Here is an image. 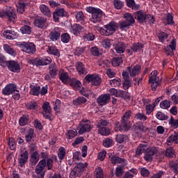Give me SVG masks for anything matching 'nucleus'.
I'll return each mask as SVG.
<instances>
[{
	"instance_id": "obj_5",
	"label": "nucleus",
	"mask_w": 178,
	"mask_h": 178,
	"mask_svg": "<svg viewBox=\"0 0 178 178\" xmlns=\"http://www.w3.org/2000/svg\"><path fill=\"white\" fill-rule=\"evenodd\" d=\"M84 81L87 83H91L92 86H99L102 83V79L97 74H89L86 75Z\"/></svg>"
},
{
	"instance_id": "obj_19",
	"label": "nucleus",
	"mask_w": 178,
	"mask_h": 178,
	"mask_svg": "<svg viewBox=\"0 0 178 178\" xmlns=\"http://www.w3.org/2000/svg\"><path fill=\"white\" fill-rule=\"evenodd\" d=\"M3 35L5 38H7V40H15V38L19 37V33L14 31L5 30L3 32Z\"/></svg>"
},
{
	"instance_id": "obj_62",
	"label": "nucleus",
	"mask_w": 178,
	"mask_h": 178,
	"mask_svg": "<svg viewBox=\"0 0 178 178\" xmlns=\"http://www.w3.org/2000/svg\"><path fill=\"white\" fill-rule=\"evenodd\" d=\"M60 37L62 42L67 44V42L70 41V35H69V33H63Z\"/></svg>"
},
{
	"instance_id": "obj_27",
	"label": "nucleus",
	"mask_w": 178,
	"mask_h": 178,
	"mask_svg": "<svg viewBox=\"0 0 178 178\" xmlns=\"http://www.w3.org/2000/svg\"><path fill=\"white\" fill-rule=\"evenodd\" d=\"M84 30V28L79 24H74L70 29V32L75 35H79Z\"/></svg>"
},
{
	"instance_id": "obj_43",
	"label": "nucleus",
	"mask_w": 178,
	"mask_h": 178,
	"mask_svg": "<svg viewBox=\"0 0 178 178\" xmlns=\"http://www.w3.org/2000/svg\"><path fill=\"white\" fill-rule=\"evenodd\" d=\"M70 81V86H72L74 90H79L81 86V82H80V81H77L75 79H72Z\"/></svg>"
},
{
	"instance_id": "obj_25",
	"label": "nucleus",
	"mask_w": 178,
	"mask_h": 178,
	"mask_svg": "<svg viewBox=\"0 0 178 178\" xmlns=\"http://www.w3.org/2000/svg\"><path fill=\"white\" fill-rule=\"evenodd\" d=\"M114 49L117 54H124V51H126V44L122 42H119L114 44Z\"/></svg>"
},
{
	"instance_id": "obj_24",
	"label": "nucleus",
	"mask_w": 178,
	"mask_h": 178,
	"mask_svg": "<svg viewBox=\"0 0 178 178\" xmlns=\"http://www.w3.org/2000/svg\"><path fill=\"white\" fill-rule=\"evenodd\" d=\"M22 24H26L20 28V31L22 34H31V26H30V22L23 20L22 22Z\"/></svg>"
},
{
	"instance_id": "obj_33",
	"label": "nucleus",
	"mask_w": 178,
	"mask_h": 178,
	"mask_svg": "<svg viewBox=\"0 0 178 178\" xmlns=\"http://www.w3.org/2000/svg\"><path fill=\"white\" fill-rule=\"evenodd\" d=\"M25 107L26 108V109H29V111H35V109L38 108V104H37V102L33 100L26 102L25 104Z\"/></svg>"
},
{
	"instance_id": "obj_53",
	"label": "nucleus",
	"mask_w": 178,
	"mask_h": 178,
	"mask_svg": "<svg viewBox=\"0 0 178 178\" xmlns=\"http://www.w3.org/2000/svg\"><path fill=\"white\" fill-rule=\"evenodd\" d=\"M110 161L113 165H116V163H122L124 162V159L119 158V156H113L110 158Z\"/></svg>"
},
{
	"instance_id": "obj_44",
	"label": "nucleus",
	"mask_w": 178,
	"mask_h": 178,
	"mask_svg": "<svg viewBox=\"0 0 178 178\" xmlns=\"http://www.w3.org/2000/svg\"><path fill=\"white\" fill-rule=\"evenodd\" d=\"M165 156L167 158H173L176 155V152L172 147H168L165 149Z\"/></svg>"
},
{
	"instance_id": "obj_57",
	"label": "nucleus",
	"mask_w": 178,
	"mask_h": 178,
	"mask_svg": "<svg viewBox=\"0 0 178 178\" xmlns=\"http://www.w3.org/2000/svg\"><path fill=\"white\" fill-rule=\"evenodd\" d=\"M130 118H131V111L128 110L123 115L121 121H122L123 123L129 122V119H130Z\"/></svg>"
},
{
	"instance_id": "obj_7",
	"label": "nucleus",
	"mask_w": 178,
	"mask_h": 178,
	"mask_svg": "<svg viewBox=\"0 0 178 178\" xmlns=\"http://www.w3.org/2000/svg\"><path fill=\"white\" fill-rule=\"evenodd\" d=\"M92 129V125H91V121L90 120H83L81 122V128L79 131V134L83 133H88Z\"/></svg>"
},
{
	"instance_id": "obj_61",
	"label": "nucleus",
	"mask_w": 178,
	"mask_h": 178,
	"mask_svg": "<svg viewBox=\"0 0 178 178\" xmlns=\"http://www.w3.org/2000/svg\"><path fill=\"white\" fill-rule=\"evenodd\" d=\"M108 124H109V121H108L106 120L101 119L100 120L98 121L96 126L97 128L106 127V126H108Z\"/></svg>"
},
{
	"instance_id": "obj_29",
	"label": "nucleus",
	"mask_w": 178,
	"mask_h": 178,
	"mask_svg": "<svg viewBox=\"0 0 178 178\" xmlns=\"http://www.w3.org/2000/svg\"><path fill=\"white\" fill-rule=\"evenodd\" d=\"M29 65H33L35 66H45L44 63V58H36L29 60Z\"/></svg>"
},
{
	"instance_id": "obj_63",
	"label": "nucleus",
	"mask_w": 178,
	"mask_h": 178,
	"mask_svg": "<svg viewBox=\"0 0 178 178\" xmlns=\"http://www.w3.org/2000/svg\"><path fill=\"white\" fill-rule=\"evenodd\" d=\"M146 152L151 156H154L156 152H158V149L156 147H147Z\"/></svg>"
},
{
	"instance_id": "obj_16",
	"label": "nucleus",
	"mask_w": 178,
	"mask_h": 178,
	"mask_svg": "<svg viewBox=\"0 0 178 178\" xmlns=\"http://www.w3.org/2000/svg\"><path fill=\"white\" fill-rule=\"evenodd\" d=\"M133 16L136 20L139 23H144L147 14L143 11L139 10L133 13Z\"/></svg>"
},
{
	"instance_id": "obj_46",
	"label": "nucleus",
	"mask_w": 178,
	"mask_h": 178,
	"mask_svg": "<svg viewBox=\"0 0 178 178\" xmlns=\"http://www.w3.org/2000/svg\"><path fill=\"white\" fill-rule=\"evenodd\" d=\"M130 129V126L127 124V122H123V121H121V124L119 126V131L121 133L123 131H129Z\"/></svg>"
},
{
	"instance_id": "obj_22",
	"label": "nucleus",
	"mask_w": 178,
	"mask_h": 178,
	"mask_svg": "<svg viewBox=\"0 0 178 178\" xmlns=\"http://www.w3.org/2000/svg\"><path fill=\"white\" fill-rule=\"evenodd\" d=\"M75 19L77 22V23H81L83 26L84 24H87V22H86V17L84 15V13L83 11H77L75 13Z\"/></svg>"
},
{
	"instance_id": "obj_8",
	"label": "nucleus",
	"mask_w": 178,
	"mask_h": 178,
	"mask_svg": "<svg viewBox=\"0 0 178 178\" xmlns=\"http://www.w3.org/2000/svg\"><path fill=\"white\" fill-rule=\"evenodd\" d=\"M47 22V18L38 16L35 18L34 24L35 27H38V29H45L48 27V23Z\"/></svg>"
},
{
	"instance_id": "obj_51",
	"label": "nucleus",
	"mask_w": 178,
	"mask_h": 178,
	"mask_svg": "<svg viewBox=\"0 0 178 178\" xmlns=\"http://www.w3.org/2000/svg\"><path fill=\"white\" fill-rule=\"evenodd\" d=\"M26 6H27L26 3L21 2L18 3L17 6V10L18 13H21L22 15H23V13L25 12Z\"/></svg>"
},
{
	"instance_id": "obj_15",
	"label": "nucleus",
	"mask_w": 178,
	"mask_h": 178,
	"mask_svg": "<svg viewBox=\"0 0 178 178\" xmlns=\"http://www.w3.org/2000/svg\"><path fill=\"white\" fill-rule=\"evenodd\" d=\"M109 101H111V95L109 94L102 95L97 99V102L100 106H104V105H106V104H108Z\"/></svg>"
},
{
	"instance_id": "obj_59",
	"label": "nucleus",
	"mask_w": 178,
	"mask_h": 178,
	"mask_svg": "<svg viewBox=\"0 0 178 178\" xmlns=\"http://www.w3.org/2000/svg\"><path fill=\"white\" fill-rule=\"evenodd\" d=\"M130 26L131 25L125 20L119 22V27L120 30H127Z\"/></svg>"
},
{
	"instance_id": "obj_64",
	"label": "nucleus",
	"mask_w": 178,
	"mask_h": 178,
	"mask_svg": "<svg viewBox=\"0 0 178 178\" xmlns=\"http://www.w3.org/2000/svg\"><path fill=\"white\" fill-rule=\"evenodd\" d=\"M156 118L159 120H168V115H165L162 111H158L156 114Z\"/></svg>"
},
{
	"instance_id": "obj_30",
	"label": "nucleus",
	"mask_w": 178,
	"mask_h": 178,
	"mask_svg": "<svg viewBox=\"0 0 178 178\" xmlns=\"http://www.w3.org/2000/svg\"><path fill=\"white\" fill-rule=\"evenodd\" d=\"M172 143H175V144H178V132H174V134L171 135L170 137L168 138V145H172Z\"/></svg>"
},
{
	"instance_id": "obj_49",
	"label": "nucleus",
	"mask_w": 178,
	"mask_h": 178,
	"mask_svg": "<svg viewBox=\"0 0 178 178\" xmlns=\"http://www.w3.org/2000/svg\"><path fill=\"white\" fill-rule=\"evenodd\" d=\"M169 166L172 171L174 172L176 175L178 174V160L177 161H170Z\"/></svg>"
},
{
	"instance_id": "obj_58",
	"label": "nucleus",
	"mask_w": 178,
	"mask_h": 178,
	"mask_svg": "<svg viewBox=\"0 0 178 178\" xmlns=\"http://www.w3.org/2000/svg\"><path fill=\"white\" fill-rule=\"evenodd\" d=\"M169 35L165 32H160L158 34V38L161 42H165V40H168Z\"/></svg>"
},
{
	"instance_id": "obj_54",
	"label": "nucleus",
	"mask_w": 178,
	"mask_h": 178,
	"mask_svg": "<svg viewBox=\"0 0 178 178\" xmlns=\"http://www.w3.org/2000/svg\"><path fill=\"white\" fill-rule=\"evenodd\" d=\"M95 178H104V171L101 167L95 168Z\"/></svg>"
},
{
	"instance_id": "obj_34",
	"label": "nucleus",
	"mask_w": 178,
	"mask_h": 178,
	"mask_svg": "<svg viewBox=\"0 0 178 178\" xmlns=\"http://www.w3.org/2000/svg\"><path fill=\"white\" fill-rule=\"evenodd\" d=\"M3 49L6 54L11 55V56H16V51L10 45L8 44H3Z\"/></svg>"
},
{
	"instance_id": "obj_36",
	"label": "nucleus",
	"mask_w": 178,
	"mask_h": 178,
	"mask_svg": "<svg viewBox=\"0 0 178 178\" xmlns=\"http://www.w3.org/2000/svg\"><path fill=\"white\" fill-rule=\"evenodd\" d=\"M58 157L60 159V163H62V161L65 159V156H66V149L63 147H60L58 150Z\"/></svg>"
},
{
	"instance_id": "obj_42",
	"label": "nucleus",
	"mask_w": 178,
	"mask_h": 178,
	"mask_svg": "<svg viewBox=\"0 0 178 178\" xmlns=\"http://www.w3.org/2000/svg\"><path fill=\"white\" fill-rule=\"evenodd\" d=\"M77 136V131L76 129H69L66 133L67 140H72Z\"/></svg>"
},
{
	"instance_id": "obj_32",
	"label": "nucleus",
	"mask_w": 178,
	"mask_h": 178,
	"mask_svg": "<svg viewBox=\"0 0 178 178\" xmlns=\"http://www.w3.org/2000/svg\"><path fill=\"white\" fill-rule=\"evenodd\" d=\"M123 17L124 19H125V21L127 22V23H128L131 26H133V24L136 23V20L134 19V16L131 15V13H127L124 14Z\"/></svg>"
},
{
	"instance_id": "obj_35",
	"label": "nucleus",
	"mask_w": 178,
	"mask_h": 178,
	"mask_svg": "<svg viewBox=\"0 0 178 178\" xmlns=\"http://www.w3.org/2000/svg\"><path fill=\"white\" fill-rule=\"evenodd\" d=\"M47 52L48 54H50V55H54V56H60L59 50L57 49L56 47L55 46H48Z\"/></svg>"
},
{
	"instance_id": "obj_17",
	"label": "nucleus",
	"mask_w": 178,
	"mask_h": 178,
	"mask_svg": "<svg viewBox=\"0 0 178 178\" xmlns=\"http://www.w3.org/2000/svg\"><path fill=\"white\" fill-rule=\"evenodd\" d=\"M58 77L63 84H69L70 78L69 76V74H67L65 70H60L58 72Z\"/></svg>"
},
{
	"instance_id": "obj_38",
	"label": "nucleus",
	"mask_w": 178,
	"mask_h": 178,
	"mask_svg": "<svg viewBox=\"0 0 178 178\" xmlns=\"http://www.w3.org/2000/svg\"><path fill=\"white\" fill-rule=\"evenodd\" d=\"M147 147H148L147 143L140 144L136 150V155H141L147 149Z\"/></svg>"
},
{
	"instance_id": "obj_10",
	"label": "nucleus",
	"mask_w": 178,
	"mask_h": 178,
	"mask_svg": "<svg viewBox=\"0 0 178 178\" xmlns=\"http://www.w3.org/2000/svg\"><path fill=\"white\" fill-rule=\"evenodd\" d=\"M143 48H144V44H143V43L136 42L131 45L130 49H127L126 51L129 56H131L133 52H140Z\"/></svg>"
},
{
	"instance_id": "obj_13",
	"label": "nucleus",
	"mask_w": 178,
	"mask_h": 178,
	"mask_svg": "<svg viewBox=\"0 0 178 178\" xmlns=\"http://www.w3.org/2000/svg\"><path fill=\"white\" fill-rule=\"evenodd\" d=\"M127 70L129 72L130 77H136L141 72V65L138 64L134 67H127Z\"/></svg>"
},
{
	"instance_id": "obj_26",
	"label": "nucleus",
	"mask_w": 178,
	"mask_h": 178,
	"mask_svg": "<svg viewBox=\"0 0 178 178\" xmlns=\"http://www.w3.org/2000/svg\"><path fill=\"white\" fill-rule=\"evenodd\" d=\"M25 140L26 143H31L35 140V134L34 133V129L31 128L27 131V134L25 136Z\"/></svg>"
},
{
	"instance_id": "obj_47",
	"label": "nucleus",
	"mask_w": 178,
	"mask_h": 178,
	"mask_svg": "<svg viewBox=\"0 0 178 178\" xmlns=\"http://www.w3.org/2000/svg\"><path fill=\"white\" fill-rule=\"evenodd\" d=\"M126 2L128 8H131L135 10H137V9L140 8L139 5L136 4V1H134V0H126Z\"/></svg>"
},
{
	"instance_id": "obj_41",
	"label": "nucleus",
	"mask_w": 178,
	"mask_h": 178,
	"mask_svg": "<svg viewBox=\"0 0 178 178\" xmlns=\"http://www.w3.org/2000/svg\"><path fill=\"white\" fill-rule=\"evenodd\" d=\"M5 16H7V17H8V19H9V20H10V22H13L14 20H16V19L17 17L16 16V14L13 12V10H6Z\"/></svg>"
},
{
	"instance_id": "obj_55",
	"label": "nucleus",
	"mask_w": 178,
	"mask_h": 178,
	"mask_svg": "<svg viewBox=\"0 0 178 178\" xmlns=\"http://www.w3.org/2000/svg\"><path fill=\"white\" fill-rule=\"evenodd\" d=\"M123 63V58L122 57H116L112 59L113 66H120Z\"/></svg>"
},
{
	"instance_id": "obj_50",
	"label": "nucleus",
	"mask_w": 178,
	"mask_h": 178,
	"mask_svg": "<svg viewBox=\"0 0 178 178\" xmlns=\"http://www.w3.org/2000/svg\"><path fill=\"white\" fill-rule=\"evenodd\" d=\"M86 102H87V99L83 97H79L73 100L74 105H76V106L78 105H81V104H86Z\"/></svg>"
},
{
	"instance_id": "obj_48",
	"label": "nucleus",
	"mask_w": 178,
	"mask_h": 178,
	"mask_svg": "<svg viewBox=\"0 0 178 178\" xmlns=\"http://www.w3.org/2000/svg\"><path fill=\"white\" fill-rule=\"evenodd\" d=\"M29 119H30V118L29 117L28 115H24L19 120V125L26 126V124H28Z\"/></svg>"
},
{
	"instance_id": "obj_40",
	"label": "nucleus",
	"mask_w": 178,
	"mask_h": 178,
	"mask_svg": "<svg viewBox=\"0 0 178 178\" xmlns=\"http://www.w3.org/2000/svg\"><path fill=\"white\" fill-rule=\"evenodd\" d=\"M30 88H31L30 94H31V95H35V96L40 95V91H41V87L38 86H31Z\"/></svg>"
},
{
	"instance_id": "obj_1",
	"label": "nucleus",
	"mask_w": 178,
	"mask_h": 178,
	"mask_svg": "<svg viewBox=\"0 0 178 178\" xmlns=\"http://www.w3.org/2000/svg\"><path fill=\"white\" fill-rule=\"evenodd\" d=\"M86 12L91 13L92 17L90 18V20L92 23H99L101 19H102V16H104V12L101 9L92 6L87 7Z\"/></svg>"
},
{
	"instance_id": "obj_31",
	"label": "nucleus",
	"mask_w": 178,
	"mask_h": 178,
	"mask_svg": "<svg viewBox=\"0 0 178 178\" xmlns=\"http://www.w3.org/2000/svg\"><path fill=\"white\" fill-rule=\"evenodd\" d=\"M40 161V154L38 152H34L31 155L30 162L32 166L37 165V163Z\"/></svg>"
},
{
	"instance_id": "obj_21",
	"label": "nucleus",
	"mask_w": 178,
	"mask_h": 178,
	"mask_svg": "<svg viewBox=\"0 0 178 178\" xmlns=\"http://www.w3.org/2000/svg\"><path fill=\"white\" fill-rule=\"evenodd\" d=\"M75 66L79 74L86 75L87 74V73H88V70H87V68H86V65L83 64V63L78 61L77 63H76Z\"/></svg>"
},
{
	"instance_id": "obj_23",
	"label": "nucleus",
	"mask_w": 178,
	"mask_h": 178,
	"mask_svg": "<svg viewBox=\"0 0 178 178\" xmlns=\"http://www.w3.org/2000/svg\"><path fill=\"white\" fill-rule=\"evenodd\" d=\"M39 9L41 13L44 15V16H47V17H51V16H52V12L48 6L45 4H41L39 6Z\"/></svg>"
},
{
	"instance_id": "obj_52",
	"label": "nucleus",
	"mask_w": 178,
	"mask_h": 178,
	"mask_svg": "<svg viewBox=\"0 0 178 178\" xmlns=\"http://www.w3.org/2000/svg\"><path fill=\"white\" fill-rule=\"evenodd\" d=\"M118 97H120V98H124V99H130V94H129V92H126L122 90H118Z\"/></svg>"
},
{
	"instance_id": "obj_37",
	"label": "nucleus",
	"mask_w": 178,
	"mask_h": 178,
	"mask_svg": "<svg viewBox=\"0 0 178 178\" xmlns=\"http://www.w3.org/2000/svg\"><path fill=\"white\" fill-rule=\"evenodd\" d=\"M115 141L119 143V144H122V143H126V141H129V136L124 134H118L115 137Z\"/></svg>"
},
{
	"instance_id": "obj_11",
	"label": "nucleus",
	"mask_w": 178,
	"mask_h": 178,
	"mask_svg": "<svg viewBox=\"0 0 178 178\" xmlns=\"http://www.w3.org/2000/svg\"><path fill=\"white\" fill-rule=\"evenodd\" d=\"M17 90V86L15 83H9L2 89L1 93L3 95H11Z\"/></svg>"
},
{
	"instance_id": "obj_56",
	"label": "nucleus",
	"mask_w": 178,
	"mask_h": 178,
	"mask_svg": "<svg viewBox=\"0 0 178 178\" xmlns=\"http://www.w3.org/2000/svg\"><path fill=\"white\" fill-rule=\"evenodd\" d=\"M113 5L115 9L120 10V9H122V8H123L124 3H123L122 0H114Z\"/></svg>"
},
{
	"instance_id": "obj_39",
	"label": "nucleus",
	"mask_w": 178,
	"mask_h": 178,
	"mask_svg": "<svg viewBox=\"0 0 178 178\" xmlns=\"http://www.w3.org/2000/svg\"><path fill=\"white\" fill-rule=\"evenodd\" d=\"M97 129L99 134H101L102 136H109V134H111V129L106 127H102Z\"/></svg>"
},
{
	"instance_id": "obj_4",
	"label": "nucleus",
	"mask_w": 178,
	"mask_h": 178,
	"mask_svg": "<svg viewBox=\"0 0 178 178\" xmlns=\"http://www.w3.org/2000/svg\"><path fill=\"white\" fill-rule=\"evenodd\" d=\"M149 83H150L152 91H155L158 88V86L161 84L159 76H158V71H152L149 76Z\"/></svg>"
},
{
	"instance_id": "obj_12",
	"label": "nucleus",
	"mask_w": 178,
	"mask_h": 178,
	"mask_svg": "<svg viewBox=\"0 0 178 178\" xmlns=\"http://www.w3.org/2000/svg\"><path fill=\"white\" fill-rule=\"evenodd\" d=\"M66 16H67V12L63 8L56 9L53 13L54 20L56 22H59V17H66Z\"/></svg>"
},
{
	"instance_id": "obj_6",
	"label": "nucleus",
	"mask_w": 178,
	"mask_h": 178,
	"mask_svg": "<svg viewBox=\"0 0 178 178\" xmlns=\"http://www.w3.org/2000/svg\"><path fill=\"white\" fill-rule=\"evenodd\" d=\"M46 166V159H42L38 163L35 169V173L37 175L36 178H44V176H45V172H44V169H45Z\"/></svg>"
},
{
	"instance_id": "obj_2",
	"label": "nucleus",
	"mask_w": 178,
	"mask_h": 178,
	"mask_svg": "<svg viewBox=\"0 0 178 178\" xmlns=\"http://www.w3.org/2000/svg\"><path fill=\"white\" fill-rule=\"evenodd\" d=\"M104 29H102L100 30V33L103 35H106L108 37L109 35H112L116 30L118 29V24L116 22H109L107 25L104 26Z\"/></svg>"
},
{
	"instance_id": "obj_28",
	"label": "nucleus",
	"mask_w": 178,
	"mask_h": 178,
	"mask_svg": "<svg viewBox=\"0 0 178 178\" xmlns=\"http://www.w3.org/2000/svg\"><path fill=\"white\" fill-rule=\"evenodd\" d=\"M49 72L51 79H56L58 74V67L56 63L51 64L49 66Z\"/></svg>"
},
{
	"instance_id": "obj_60",
	"label": "nucleus",
	"mask_w": 178,
	"mask_h": 178,
	"mask_svg": "<svg viewBox=\"0 0 178 178\" xmlns=\"http://www.w3.org/2000/svg\"><path fill=\"white\" fill-rule=\"evenodd\" d=\"M42 108L44 112V113H51V106L49 102H45L43 103Z\"/></svg>"
},
{
	"instance_id": "obj_20",
	"label": "nucleus",
	"mask_w": 178,
	"mask_h": 178,
	"mask_svg": "<svg viewBox=\"0 0 178 178\" xmlns=\"http://www.w3.org/2000/svg\"><path fill=\"white\" fill-rule=\"evenodd\" d=\"M87 166H88V163H79L73 168V170L81 177L83 175V172L86 170Z\"/></svg>"
},
{
	"instance_id": "obj_18",
	"label": "nucleus",
	"mask_w": 178,
	"mask_h": 178,
	"mask_svg": "<svg viewBox=\"0 0 178 178\" xmlns=\"http://www.w3.org/2000/svg\"><path fill=\"white\" fill-rule=\"evenodd\" d=\"M51 41H58L60 38V29L58 27L55 28L49 35Z\"/></svg>"
},
{
	"instance_id": "obj_9",
	"label": "nucleus",
	"mask_w": 178,
	"mask_h": 178,
	"mask_svg": "<svg viewBox=\"0 0 178 178\" xmlns=\"http://www.w3.org/2000/svg\"><path fill=\"white\" fill-rule=\"evenodd\" d=\"M6 66L8 70L13 73H20V64L15 60H8L6 62Z\"/></svg>"
},
{
	"instance_id": "obj_14",
	"label": "nucleus",
	"mask_w": 178,
	"mask_h": 178,
	"mask_svg": "<svg viewBox=\"0 0 178 178\" xmlns=\"http://www.w3.org/2000/svg\"><path fill=\"white\" fill-rule=\"evenodd\" d=\"M29 161V151L25 150L21 152L19 157L18 159L19 165L21 168H23L27 161Z\"/></svg>"
},
{
	"instance_id": "obj_45",
	"label": "nucleus",
	"mask_w": 178,
	"mask_h": 178,
	"mask_svg": "<svg viewBox=\"0 0 178 178\" xmlns=\"http://www.w3.org/2000/svg\"><path fill=\"white\" fill-rule=\"evenodd\" d=\"M110 85L111 87H120L122 86V80L120 78H115L110 80Z\"/></svg>"
},
{
	"instance_id": "obj_3",
	"label": "nucleus",
	"mask_w": 178,
	"mask_h": 178,
	"mask_svg": "<svg viewBox=\"0 0 178 178\" xmlns=\"http://www.w3.org/2000/svg\"><path fill=\"white\" fill-rule=\"evenodd\" d=\"M17 46L19 47L23 52L33 55L35 54V44L28 42H18Z\"/></svg>"
}]
</instances>
